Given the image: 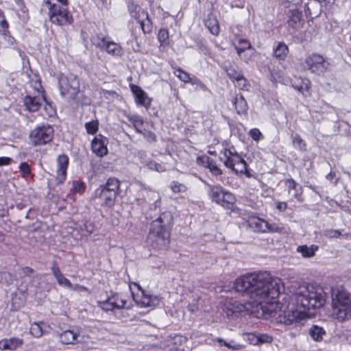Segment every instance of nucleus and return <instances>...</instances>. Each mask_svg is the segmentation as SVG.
<instances>
[{"instance_id":"nucleus-1","label":"nucleus","mask_w":351,"mask_h":351,"mask_svg":"<svg viewBox=\"0 0 351 351\" xmlns=\"http://www.w3.org/2000/svg\"><path fill=\"white\" fill-rule=\"evenodd\" d=\"M278 281L272 279L267 272L251 273L237 278L234 287L237 292L244 293L253 300L265 315L276 317L277 315V321L286 326L303 325L306 315L293 306L284 309L280 307L277 312L278 304L274 300L280 294Z\"/></svg>"},{"instance_id":"nucleus-2","label":"nucleus","mask_w":351,"mask_h":351,"mask_svg":"<svg viewBox=\"0 0 351 351\" xmlns=\"http://www.w3.org/2000/svg\"><path fill=\"white\" fill-rule=\"evenodd\" d=\"M291 301L297 307L306 310L316 309L322 307L326 301V294L324 289L313 283L302 285L293 293ZM307 316L306 317V319Z\"/></svg>"},{"instance_id":"nucleus-3","label":"nucleus","mask_w":351,"mask_h":351,"mask_svg":"<svg viewBox=\"0 0 351 351\" xmlns=\"http://www.w3.org/2000/svg\"><path fill=\"white\" fill-rule=\"evenodd\" d=\"M173 224V216L170 212H164L154 220L147 238V243L153 248L166 249L170 243V230Z\"/></svg>"},{"instance_id":"nucleus-4","label":"nucleus","mask_w":351,"mask_h":351,"mask_svg":"<svg viewBox=\"0 0 351 351\" xmlns=\"http://www.w3.org/2000/svg\"><path fill=\"white\" fill-rule=\"evenodd\" d=\"M332 316L339 322L351 319V293L343 287L331 288Z\"/></svg>"},{"instance_id":"nucleus-5","label":"nucleus","mask_w":351,"mask_h":351,"mask_svg":"<svg viewBox=\"0 0 351 351\" xmlns=\"http://www.w3.org/2000/svg\"><path fill=\"white\" fill-rule=\"evenodd\" d=\"M120 187V182L116 178H110L105 184L97 189L93 195L102 206L110 208L115 204Z\"/></svg>"},{"instance_id":"nucleus-6","label":"nucleus","mask_w":351,"mask_h":351,"mask_svg":"<svg viewBox=\"0 0 351 351\" xmlns=\"http://www.w3.org/2000/svg\"><path fill=\"white\" fill-rule=\"evenodd\" d=\"M208 194L211 200L223 207L229 208L235 203V197L232 193L226 191L221 186L208 185Z\"/></svg>"},{"instance_id":"nucleus-7","label":"nucleus","mask_w":351,"mask_h":351,"mask_svg":"<svg viewBox=\"0 0 351 351\" xmlns=\"http://www.w3.org/2000/svg\"><path fill=\"white\" fill-rule=\"evenodd\" d=\"M53 132L50 125L38 126L29 132L30 143L35 147L46 145L53 140Z\"/></svg>"},{"instance_id":"nucleus-8","label":"nucleus","mask_w":351,"mask_h":351,"mask_svg":"<svg viewBox=\"0 0 351 351\" xmlns=\"http://www.w3.org/2000/svg\"><path fill=\"white\" fill-rule=\"evenodd\" d=\"M60 94L66 99H73L80 91V81L76 77H61L59 79Z\"/></svg>"},{"instance_id":"nucleus-9","label":"nucleus","mask_w":351,"mask_h":351,"mask_svg":"<svg viewBox=\"0 0 351 351\" xmlns=\"http://www.w3.org/2000/svg\"><path fill=\"white\" fill-rule=\"evenodd\" d=\"M49 16L51 22L58 25H70L73 22V17L69 12L56 5L50 7Z\"/></svg>"},{"instance_id":"nucleus-10","label":"nucleus","mask_w":351,"mask_h":351,"mask_svg":"<svg viewBox=\"0 0 351 351\" xmlns=\"http://www.w3.org/2000/svg\"><path fill=\"white\" fill-rule=\"evenodd\" d=\"M305 64L311 73L317 75L324 73L329 66V63L324 57L317 53H313L306 57Z\"/></svg>"},{"instance_id":"nucleus-11","label":"nucleus","mask_w":351,"mask_h":351,"mask_svg":"<svg viewBox=\"0 0 351 351\" xmlns=\"http://www.w3.org/2000/svg\"><path fill=\"white\" fill-rule=\"evenodd\" d=\"M290 3H292L296 8L290 9L288 12V25L293 29H299L304 24V19H302V13L299 10V8L302 7V0H290Z\"/></svg>"},{"instance_id":"nucleus-12","label":"nucleus","mask_w":351,"mask_h":351,"mask_svg":"<svg viewBox=\"0 0 351 351\" xmlns=\"http://www.w3.org/2000/svg\"><path fill=\"white\" fill-rule=\"evenodd\" d=\"M98 305L106 311L124 308L127 304L126 299L121 295L114 293L104 301H98Z\"/></svg>"},{"instance_id":"nucleus-13","label":"nucleus","mask_w":351,"mask_h":351,"mask_svg":"<svg viewBox=\"0 0 351 351\" xmlns=\"http://www.w3.org/2000/svg\"><path fill=\"white\" fill-rule=\"evenodd\" d=\"M248 226L255 232H277L279 228L269 223L267 221L260 217H251L248 220Z\"/></svg>"},{"instance_id":"nucleus-14","label":"nucleus","mask_w":351,"mask_h":351,"mask_svg":"<svg viewBox=\"0 0 351 351\" xmlns=\"http://www.w3.org/2000/svg\"><path fill=\"white\" fill-rule=\"evenodd\" d=\"M108 139L101 134L95 136L91 143V149L94 154L99 157H103L108 154L106 147Z\"/></svg>"},{"instance_id":"nucleus-15","label":"nucleus","mask_w":351,"mask_h":351,"mask_svg":"<svg viewBox=\"0 0 351 351\" xmlns=\"http://www.w3.org/2000/svg\"><path fill=\"white\" fill-rule=\"evenodd\" d=\"M58 170L56 180L62 184L66 180V170L69 165V157L65 154L60 155L57 158Z\"/></svg>"},{"instance_id":"nucleus-16","label":"nucleus","mask_w":351,"mask_h":351,"mask_svg":"<svg viewBox=\"0 0 351 351\" xmlns=\"http://www.w3.org/2000/svg\"><path fill=\"white\" fill-rule=\"evenodd\" d=\"M43 103L47 104L50 108H53L51 103H49L44 96L32 97L26 96L24 99V104L27 110H38L43 106Z\"/></svg>"},{"instance_id":"nucleus-17","label":"nucleus","mask_w":351,"mask_h":351,"mask_svg":"<svg viewBox=\"0 0 351 351\" xmlns=\"http://www.w3.org/2000/svg\"><path fill=\"white\" fill-rule=\"evenodd\" d=\"M221 154L223 155L224 158L221 157L220 160L223 161L224 165L229 169L234 167L237 164L244 160L239 154H235L233 157H231V150L228 149H223L221 150Z\"/></svg>"},{"instance_id":"nucleus-18","label":"nucleus","mask_w":351,"mask_h":351,"mask_svg":"<svg viewBox=\"0 0 351 351\" xmlns=\"http://www.w3.org/2000/svg\"><path fill=\"white\" fill-rule=\"evenodd\" d=\"M23 344V339L19 337L5 338L0 341V350H15Z\"/></svg>"},{"instance_id":"nucleus-19","label":"nucleus","mask_w":351,"mask_h":351,"mask_svg":"<svg viewBox=\"0 0 351 351\" xmlns=\"http://www.w3.org/2000/svg\"><path fill=\"white\" fill-rule=\"evenodd\" d=\"M131 90L134 95L136 102L145 108H148L150 103L146 93L138 86L132 85Z\"/></svg>"},{"instance_id":"nucleus-20","label":"nucleus","mask_w":351,"mask_h":351,"mask_svg":"<svg viewBox=\"0 0 351 351\" xmlns=\"http://www.w3.org/2000/svg\"><path fill=\"white\" fill-rule=\"evenodd\" d=\"M128 8L130 16L138 21L142 18L147 17V12L131 0L128 2Z\"/></svg>"},{"instance_id":"nucleus-21","label":"nucleus","mask_w":351,"mask_h":351,"mask_svg":"<svg viewBox=\"0 0 351 351\" xmlns=\"http://www.w3.org/2000/svg\"><path fill=\"white\" fill-rule=\"evenodd\" d=\"M310 86V81L306 78L303 79L295 77V79L292 80V86L304 95L306 94V93H308Z\"/></svg>"},{"instance_id":"nucleus-22","label":"nucleus","mask_w":351,"mask_h":351,"mask_svg":"<svg viewBox=\"0 0 351 351\" xmlns=\"http://www.w3.org/2000/svg\"><path fill=\"white\" fill-rule=\"evenodd\" d=\"M286 185L289 193L291 190L294 191V198L298 202H302L303 201L302 186H300L292 178H289L286 180Z\"/></svg>"},{"instance_id":"nucleus-23","label":"nucleus","mask_w":351,"mask_h":351,"mask_svg":"<svg viewBox=\"0 0 351 351\" xmlns=\"http://www.w3.org/2000/svg\"><path fill=\"white\" fill-rule=\"evenodd\" d=\"M319 246L317 245H311L308 246L306 245H299L297 247V252L300 253L302 256L305 258H310L315 255V252L318 250Z\"/></svg>"},{"instance_id":"nucleus-24","label":"nucleus","mask_w":351,"mask_h":351,"mask_svg":"<svg viewBox=\"0 0 351 351\" xmlns=\"http://www.w3.org/2000/svg\"><path fill=\"white\" fill-rule=\"evenodd\" d=\"M205 25L213 35L217 36L219 34V24L215 16L209 14L205 21Z\"/></svg>"},{"instance_id":"nucleus-25","label":"nucleus","mask_w":351,"mask_h":351,"mask_svg":"<svg viewBox=\"0 0 351 351\" xmlns=\"http://www.w3.org/2000/svg\"><path fill=\"white\" fill-rule=\"evenodd\" d=\"M233 44L238 55L244 53L245 51H252V45L250 43L245 39L239 38L235 40Z\"/></svg>"},{"instance_id":"nucleus-26","label":"nucleus","mask_w":351,"mask_h":351,"mask_svg":"<svg viewBox=\"0 0 351 351\" xmlns=\"http://www.w3.org/2000/svg\"><path fill=\"white\" fill-rule=\"evenodd\" d=\"M308 334L314 341H320L326 335V331L322 327L313 325L310 328Z\"/></svg>"},{"instance_id":"nucleus-27","label":"nucleus","mask_w":351,"mask_h":351,"mask_svg":"<svg viewBox=\"0 0 351 351\" xmlns=\"http://www.w3.org/2000/svg\"><path fill=\"white\" fill-rule=\"evenodd\" d=\"M77 335L73 330H67L60 335V340L64 344L74 343L77 339Z\"/></svg>"},{"instance_id":"nucleus-28","label":"nucleus","mask_w":351,"mask_h":351,"mask_svg":"<svg viewBox=\"0 0 351 351\" xmlns=\"http://www.w3.org/2000/svg\"><path fill=\"white\" fill-rule=\"evenodd\" d=\"M289 52L287 45L284 43H278V45L274 48V56L276 58L283 60L287 56Z\"/></svg>"},{"instance_id":"nucleus-29","label":"nucleus","mask_w":351,"mask_h":351,"mask_svg":"<svg viewBox=\"0 0 351 351\" xmlns=\"http://www.w3.org/2000/svg\"><path fill=\"white\" fill-rule=\"evenodd\" d=\"M104 49L108 53L112 54L113 56H119L121 53V48L120 45L114 42L107 41L105 45Z\"/></svg>"},{"instance_id":"nucleus-30","label":"nucleus","mask_w":351,"mask_h":351,"mask_svg":"<svg viewBox=\"0 0 351 351\" xmlns=\"http://www.w3.org/2000/svg\"><path fill=\"white\" fill-rule=\"evenodd\" d=\"M292 143L293 146L300 152L306 151V144L298 134L292 136Z\"/></svg>"},{"instance_id":"nucleus-31","label":"nucleus","mask_w":351,"mask_h":351,"mask_svg":"<svg viewBox=\"0 0 351 351\" xmlns=\"http://www.w3.org/2000/svg\"><path fill=\"white\" fill-rule=\"evenodd\" d=\"M138 22L139 23L141 29L144 34H149L152 32V23L151 20L149 19L148 14H147V17L142 18Z\"/></svg>"},{"instance_id":"nucleus-32","label":"nucleus","mask_w":351,"mask_h":351,"mask_svg":"<svg viewBox=\"0 0 351 351\" xmlns=\"http://www.w3.org/2000/svg\"><path fill=\"white\" fill-rule=\"evenodd\" d=\"M231 169L237 174L241 173L246 175L247 177L250 176V173L247 171V163L245 160H243Z\"/></svg>"},{"instance_id":"nucleus-33","label":"nucleus","mask_w":351,"mask_h":351,"mask_svg":"<svg viewBox=\"0 0 351 351\" xmlns=\"http://www.w3.org/2000/svg\"><path fill=\"white\" fill-rule=\"evenodd\" d=\"M141 304L144 306H152L158 304V300L156 297L143 295L141 299Z\"/></svg>"},{"instance_id":"nucleus-34","label":"nucleus","mask_w":351,"mask_h":351,"mask_svg":"<svg viewBox=\"0 0 351 351\" xmlns=\"http://www.w3.org/2000/svg\"><path fill=\"white\" fill-rule=\"evenodd\" d=\"M213 176H218L223 173L222 170L217 166L216 162L213 159H210L207 167Z\"/></svg>"},{"instance_id":"nucleus-35","label":"nucleus","mask_w":351,"mask_h":351,"mask_svg":"<svg viewBox=\"0 0 351 351\" xmlns=\"http://www.w3.org/2000/svg\"><path fill=\"white\" fill-rule=\"evenodd\" d=\"M169 32L167 29H160L158 34V40L160 46H166L168 44Z\"/></svg>"},{"instance_id":"nucleus-36","label":"nucleus","mask_w":351,"mask_h":351,"mask_svg":"<svg viewBox=\"0 0 351 351\" xmlns=\"http://www.w3.org/2000/svg\"><path fill=\"white\" fill-rule=\"evenodd\" d=\"M174 74L182 82L189 83L191 79L190 75L180 68H177L174 71Z\"/></svg>"},{"instance_id":"nucleus-37","label":"nucleus","mask_w":351,"mask_h":351,"mask_svg":"<svg viewBox=\"0 0 351 351\" xmlns=\"http://www.w3.org/2000/svg\"><path fill=\"white\" fill-rule=\"evenodd\" d=\"M234 107L239 110H245L247 108V102L241 95H237L235 97Z\"/></svg>"},{"instance_id":"nucleus-38","label":"nucleus","mask_w":351,"mask_h":351,"mask_svg":"<svg viewBox=\"0 0 351 351\" xmlns=\"http://www.w3.org/2000/svg\"><path fill=\"white\" fill-rule=\"evenodd\" d=\"M226 73L227 75L231 80H237L239 77H241L243 75L241 71H237L234 67L230 66L226 69Z\"/></svg>"},{"instance_id":"nucleus-39","label":"nucleus","mask_w":351,"mask_h":351,"mask_svg":"<svg viewBox=\"0 0 351 351\" xmlns=\"http://www.w3.org/2000/svg\"><path fill=\"white\" fill-rule=\"evenodd\" d=\"M91 41L93 45H95L97 47L100 49H104L105 45L107 42L104 36L98 35L93 36Z\"/></svg>"},{"instance_id":"nucleus-40","label":"nucleus","mask_w":351,"mask_h":351,"mask_svg":"<svg viewBox=\"0 0 351 351\" xmlns=\"http://www.w3.org/2000/svg\"><path fill=\"white\" fill-rule=\"evenodd\" d=\"M252 336L256 338V341L255 343H270L273 340V338L271 335L265 333H259L256 336L252 335Z\"/></svg>"},{"instance_id":"nucleus-41","label":"nucleus","mask_w":351,"mask_h":351,"mask_svg":"<svg viewBox=\"0 0 351 351\" xmlns=\"http://www.w3.org/2000/svg\"><path fill=\"white\" fill-rule=\"evenodd\" d=\"M30 333L35 337H40L43 334L40 325L38 323H34L30 327Z\"/></svg>"},{"instance_id":"nucleus-42","label":"nucleus","mask_w":351,"mask_h":351,"mask_svg":"<svg viewBox=\"0 0 351 351\" xmlns=\"http://www.w3.org/2000/svg\"><path fill=\"white\" fill-rule=\"evenodd\" d=\"M250 136L256 142L264 138V136L258 128H253L249 132Z\"/></svg>"},{"instance_id":"nucleus-43","label":"nucleus","mask_w":351,"mask_h":351,"mask_svg":"<svg viewBox=\"0 0 351 351\" xmlns=\"http://www.w3.org/2000/svg\"><path fill=\"white\" fill-rule=\"evenodd\" d=\"M324 235L329 239L339 238L342 236L339 230L327 229L324 230Z\"/></svg>"},{"instance_id":"nucleus-44","label":"nucleus","mask_w":351,"mask_h":351,"mask_svg":"<svg viewBox=\"0 0 351 351\" xmlns=\"http://www.w3.org/2000/svg\"><path fill=\"white\" fill-rule=\"evenodd\" d=\"M171 188L174 193H182L186 191V190L185 185L176 181H173L171 182Z\"/></svg>"},{"instance_id":"nucleus-45","label":"nucleus","mask_w":351,"mask_h":351,"mask_svg":"<svg viewBox=\"0 0 351 351\" xmlns=\"http://www.w3.org/2000/svg\"><path fill=\"white\" fill-rule=\"evenodd\" d=\"M8 29V23L3 14V12H0V32L3 34H5Z\"/></svg>"},{"instance_id":"nucleus-46","label":"nucleus","mask_w":351,"mask_h":351,"mask_svg":"<svg viewBox=\"0 0 351 351\" xmlns=\"http://www.w3.org/2000/svg\"><path fill=\"white\" fill-rule=\"evenodd\" d=\"M189 83H191L192 85L195 86L196 88H199V89L202 90L203 91H206L208 90L206 86L204 84H203L196 77H191Z\"/></svg>"},{"instance_id":"nucleus-47","label":"nucleus","mask_w":351,"mask_h":351,"mask_svg":"<svg viewBox=\"0 0 351 351\" xmlns=\"http://www.w3.org/2000/svg\"><path fill=\"white\" fill-rule=\"evenodd\" d=\"M73 188L75 193H83L85 191L86 184L84 182L74 181L73 183Z\"/></svg>"},{"instance_id":"nucleus-48","label":"nucleus","mask_w":351,"mask_h":351,"mask_svg":"<svg viewBox=\"0 0 351 351\" xmlns=\"http://www.w3.org/2000/svg\"><path fill=\"white\" fill-rule=\"evenodd\" d=\"M19 169L23 173V177H27L31 173L30 166L26 162H23L20 165Z\"/></svg>"},{"instance_id":"nucleus-49","label":"nucleus","mask_w":351,"mask_h":351,"mask_svg":"<svg viewBox=\"0 0 351 351\" xmlns=\"http://www.w3.org/2000/svg\"><path fill=\"white\" fill-rule=\"evenodd\" d=\"M210 159L211 158L210 157L207 156L206 155H203V156H198L197 158L196 162H197V165L206 168Z\"/></svg>"},{"instance_id":"nucleus-50","label":"nucleus","mask_w":351,"mask_h":351,"mask_svg":"<svg viewBox=\"0 0 351 351\" xmlns=\"http://www.w3.org/2000/svg\"><path fill=\"white\" fill-rule=\"evenodd\" d=\"M237 82L238 86L243 90H248L250 85L247 80L243 77V75H241V77H239V80H236Z\"/></svg>"},{"instance_id":"nucleus-51","label":"nucleus","mask_w":351,"mask_h":351,"mask_svg":"<svg viewBox=\"0 0 351 351\" xmlns=\"http://www.w3.org/2000/svg\"><path fill=\"white\" fill-rule=\"evenodd\" d=\"M57 281H58V283L61 286H64V287H68V288L71 287V282L69 281V279L65 278L63 274L62 276H60V277H59L57 279Z\"/></svg>"},{"instance_id":"nucleus-52","label":"nucleus","mask_w":351,"mask_h":351,"mask_svg":"<svg viewBox=\"0 0 351 351\" xmlns=\"http://www.w3.org/2000/svg\"><path fill=\"white\" fill-rule=\"evenodd\" d=\"M149 169H154L158 172H163L165 171V168L162 165L157 163L156 162H151L149 164Z\"/></svg>"},{"instance_id":"nucleus-53","label":"nucleus","mask_w":351,"mask_h":351,"mask_svg":"<svg viewBox=\"0 0 351 351\" xmlns=\"http://www.w3.org/2000/svg\"><path fill=\"white\" fill-rule=\"evenodd\" d=\"M99 128V122L97 120L89 121V134H95Z\"/></svg>"},{"instance_id":"nucleus-54","label":"nucleus","mask_w":351,"mask_h":351,"mask_svg":"<svg viewBox=\"0 0 351 351\" xmlns=\"http://www.w3.org/2000/svg\"><path fill=\"white\" fill-rule=\"evenodd\" d=\"M51 271L56 280L62 275L56 263H53Z\"/></svg>"},{"instance_id":"nucleus-55","label":"nucleus","mask_w":351,"mask_h":351,"mask_svg":"<svg viewBox=\"0 0 351 351\" xmlns=\"http://www.w3.org/2000/svg\"><path fill=\"white\" fill-rule=\"evenodd\" d=\"M252 53L251 51H245L244 53H241V55H239L240 58L245 61V62H248L252 59Z\"/></svg>"},{"instance_id":"nucleus-56","label":"nucleus","mask_w":351,"mask_h":351,"mask_svg":"<svg viewBox=\"0 0 351 351\" xmlns=\"http://www.w3.org/2000/svg\"><path fill=\"white\" fill-rule=\"evenodd\" d=\"M12 159L9 157H0V167L11 164Z\"/></svg>"},{"instance_id":"nucleus-57","label":"nucleus","mask_w":351,"mask_h":351,"mask_svg":"<svg viewBox=\"0 0 351 351\" xmlns=\"http://www.w3.org/2000/svg\"><path fill=\"white\" fill-rule=\"evenodd\" d=\"M287 208V204L285 202H278L276 204V208L280 211H285Z\"/></svg>"},{"instance_id":"nucleus-58","label":"nucleus","mask_w":351,"mask_h":351,"mask_svg":"<svg viewBox=\"0 0 351 351\" xmlns=\"http://www.w3.org/2000/svg\"><path fill=\"white\" fill-rule=\"evenodd\" d=\"M23 272L25 275L30 276L34 273V270L29 267H25L23 268Z\"/></svg>"},{"instance_id":"nucleus-59","label":"nucleus","mask_w":351,"mask_h":351,"mask_svg":"<svg viewBox=\"0 0 351 351\" xmlns=\"http://www.w3.org/2000/svg\"><path fill=\"white\" fill-rule=\"evenodd\" d=\"M104 95L106 97H108V95H111L112 97H119V95L114 91L105 90L104 92Z\"/></svg>"},{"instance_id":"nucleus-60","label":"nucleus","mask_w":351,"mask_h":351,"mask_svg":"<svg viewBox=\"0 0 351 351\" xmlns=\"http://www.w3.org/2000/svg\"><path fill=\"white\" fill-rule=\"evenodd\" d=\"M136 184L140 188V189H142V190H149V187L146 186V185L141 181H138L137 182H136Z\"/></svg>"},{"instance_id":"nucleus-61","label":"nucleus","mask_w":351,"mask_h":351,"mask_svg":"<svg viewBox=\"0 0 351 351\" xmlns=\"http://www.w3.org/2000/svg\"><path fill=\"white\" fill-rule=\"evenodd\" d=\"M227 308V315L230 316L237 312L238 311H236L233 308H229L228 306L226 307Z\"/></svg>"},{"instance_id":"nucleus-62","label":"nucleus","mask_w":351,"mask_h":351,"mask_svg":"<svg viewBox=\"0 0 351 351\" xmlns=\"http://www.w3.org/2000/svg\"><path fill=\"white\" fill-rule=\"evenodd\" d=\"M25 207H26V205H25L24 203H23V202L17 203V204H16V208L18 210H23V208H25Z\"/></svg>"},{"instance_id":"nucleus-63","label":"nucleus","mask_w":351,"mask_h":351,"mask_svg":"<svg viewBox=\"0 0 351 351\" xmlns=\"http://www.w3.org/2000/svg\"><path fill=\"white\" fill-rule=\"evenodd\" d=\"M5 234L0 231V241H3L4 239Z\"/></svg>"},{"instance_id":"nucleus-64","label":"nucleus","mask_w":351,"mask_h":351,"mask_svg":"<svg viewBox=\"0 0 351 351\" xmlns=\"http://www.w3.org/2000/svg\"><path fill=\"white\" fill-rule=\"evenodd\" d=\"M50 112H51V113L49 114L50 117L55 116L56 114V111H55V110L50 111Z\"/></svg>"}]
</instances>
